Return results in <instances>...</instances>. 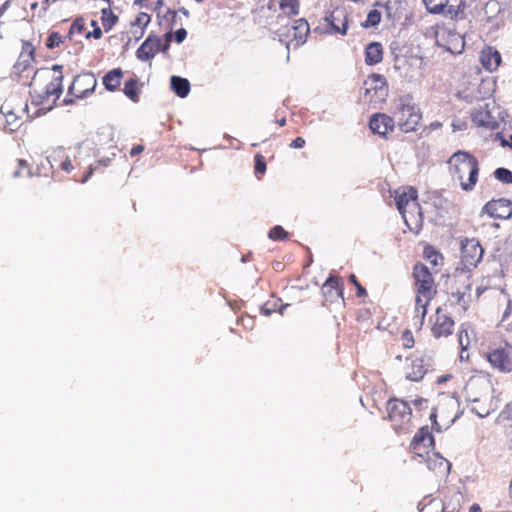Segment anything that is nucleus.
<instances>
[{"label":"nucleus","mask_w":512,"mask_h":512,"mask_svg":"<svg viewBox=\"0 0 512 512\" xmlns=\"http://www.w3.org/2000/svg\"><path fill=\"white\" fill-rule=\"evenodd\" d=\"M413 286L415 291L414 326L420 329L428 312V306L437 295V285L432 272L423 263L413 267Z\"/></svg>","instance_id":"nucleus-1"},{"label":"nucleus","mask_w":512,"mask_h":512,"mask_svg":"<svg viewBox=\"0 0 512 512\" xmlns=\"http://www.w3.org/2000/svg\"><path fill=\"white\" fill-rule=\"evenodd\" d=\"M63 66L53 65L38 69L30 82L31 91L39 98V102H55L62 94Z\"/></svg>","instance_id":"nucleus-2"},{"label":"nucleus","mask_w":512,"mask_h":512,"mask_svg":"<svg viewBox=\"0 0 512 512\" xmlns=\"http://www.w3.org/2000/svg\"><path fill=\"white\" fill-rule=\"evenodd\" d=\"M450 173L453 179L459 181L464 191L474 189L479 174V162L468 152L458 151L454 153L449 161Z\"/></svg>","instance_id":"nucleus-3"},{"label":"nucleus","mask_w":512,"mask_h":512,"mask_svg":"<svg viewBox=\"0 0 512 512\" xmlns=\"http://www.w3.org/2000/svg\"><path fill=\"white\" fill-rule=\"evenodd\" d=\"M396 207L405 224L412 230L422 226L423 217L418 202V191L412 186H401L392 193Z\"/></svg>","instance_id":"nucleus-4"},{"label":"nucleus","mask_w":512,"mask_h":512,"mask_svg":"<svg viewBox=\"0 0 512 512\" xmlns=\"http://www.w3.org/2000/svg\"><path fill=\"white\" fill-rule=\"evenodd\" d=\"M493 391L492 375L483 370L475 371L463 389L467 401L477 403L490 398Z\"/></svg>","instance_id":"nucleus-5"},{"label":"nucleus","mask_w":512,"mask_h":512,"mask_svg":"<svg viewBox=\"0 0 512 512\" xmlns=\"http://www.w3.org/2000/svg\"><path fill=\"white\" fill-rule=\"evenodd\" d=\"M482 357L493 370L500 373L512 372V344L507 341L489 345L482 352Z\"/></svg>","instance_id":"nucleus-6"},{"label":"nucleus","mask_w":512,"mask_h":512,"mask_svg":"<svg viewBox=\"0 0 512 512\" xmlns=\"http://www.w3.org/2000/svg\"><path fill=\"white\" fill-rule=\"evenodd\" d=\"M422 3L430 14L443 15L455 22L466 18L465 0H422Z\"/></svg>","instance_id":"nucleus-7"},{"label":"nucleus","mask_w":512,"mask_h":512,"mask_svg":"<svg viewBox=\"0 0 512 512\" xmlns=\"http://www.w3.org/2000/svg\"><path fill=\"white\" fill-rule=\"evenodd\" d=\"M97 87V79L91 72H84L74 77L68 88L65 104H73L77 100L84 99L92 95Z\"/></svg>","instance_id":"nucleus-8"},{"label":"nucleus","mask_w":512,"mask_h":512,"mask_svg":"<svg viewBox=\"0 0 512 512\" xmlns=\"http://www.w3.org/2000/svg\"><path fill=\"white\" fill-rule=\"evenodd\" d=\"M387 419L397 432L406 431L411 424L412 410L407 402L393 398L386 405Z\"/></svg>","instance_id":"nucleus-9"},{"label":"nucleus","mask_w":512,"mask_h":512,"mask_svg":"<svg viewBox=\"0 0 512 512\" xmlns=\"http://www.w3.org/2000/svg\"><path fill=\"white\" fill-rule=\"evenodd\" d=\"M27 108V103L20 99L6 100L1 106V112L5 118L4 129L8 132L17 131L24 123V117H29Z\"/></svg>","instance_id":"nucleus-10"},{"label":"nucleus","mask_w":512,"mask_h":512,"mask_svg":"<svg viewBox=\"0 0 512 512\" xmlns=\"http://www.w3.org/2000/svg\"><path fill=\"white\" fill-rule=\"evenodd\" d=\"M395 116L399 129L404 133L417 131L422 120L420 108L410 101H401L396 108Z\"/></svg>","instance_id":"nucleus-11"},{"label":"nucleus","mask_w":512,"mask_h":512,"mask_svg":"<svg viewBox=\"0 0 512 512\" xmlns=\"http://www.w3.org/2000/svg\"><path fill=\"white\" fill-rule=\"evenodd\" d=\"M433 359L425 352H414L406 357L405 378L413 382L421 381L432 369Z\"/></svg>","instance_id":"nucleus-12"},{"label":"nucleus","mask_w":512,"mask_h":512,"mask_svg":"<svg viewBox=\"0 0 512 512\" xmlns=\"http://www.w3.org/2000/svg\"><path fill=\"white\" fill-rule=\"evenodd\" d=\"M435 41L439 47L444 48L452 54H460L465 48L463 36L458 33L455 28H450L445 23L436 25Z\"/></svg>","instance_id":"nucleus-13"},{"label":"nucleus","mask_w":512,"mask_h":512,"mask_svg":"<svg viewBox=\"0 0 512 512\" xmlns=\"http://www.w3.org/2000/svg\"><path fill=\"white\" fill-rule=\"evenodd\" d=\"M388 96V85L384 76L373 73L364 81V99L370 104H379Z\"/></svg>","instance_id":"nucleus-14"},{"label":"nucleus","mask_w":512,"mask_h":512,"mask_svg":"<svg viewBox=\"0 0 512 512\" xmlns=\"http://www.w3.org/2000/svg\"><path fill=\"white\" fill-rule=\"evenodd\" d=\"M471 277L465 273L454 275L451 280L450 294L464 310L471 302Z\"/></svg>","instance_id":"nucleus-15"},{"label":"nucleus","mask_w":512,"mask_h":512,"mask_svg":"<svg viewBox=\"0 0 512 512\" xmlns=\"http://www.w3.org/2000/svg\"><path fill=\"white\" fill-rule=\"evenodd\" d=\"M430 325L433 337L442 338L453 334L455 322L443 307H438L430 317Z\"/></svg>","instance_id":"nucleus-16"},{"label":"nucleus","mask_w":512,"mask_h":512,"mask_svg":"<svg viewBox=\"0 0 512 512\" xmlns=\"http://www.w3.org/2000/svg\"><path fill=\"white\" fill-rule=\"evenodd\" d=\"M434 438L428 426L421 427L414 435L411 443V451L420 458H425L434 451Z\"/></svg>","instance_id":"nucleus-17"},{"label":"nucleus","mask_w":512,"mask_h":512,"mask_svg":"<svg viewBox=\"0 0 512 512\" xmlns=\"http://www.w3.org/2000/svg\"><path fill=\"white\" fill-rule=\"evenodd\" d=\"M330 34L346 35L349 23V13L345 6H336L325 16Z\"/></svg>","instance_id":"nucleus-18"},{"label":"nucleus","mask_w":512,"mask_h":512,"mask_svg":"<svg viewBox=\"0 0 512 512\" xmlns=\"http://www.w3.org/2000/svg\"><path fill=\"white\" fill-rule=\"evenodd\" d=\"M44 162L49 165L48 170L70 173L74 169L70 157L67 155L66 150L61 146L51 151L49 156L41 162L42 166H44ZM43 175L47 176V170L43 172Z\"/></svg>","instance_id":"nucleus-19"},{"label":"nucleus","mask_w":512,"mask_h":512,"mask_svg":"<svg viewBox=\"0 0 512 512\" xmlns=\"http://www.w3.org/2000/svg\"><path fill=\"white\" fill-rule=\"evenodd\" d=\"M369 128L374 134L387 139L388 135L394 131L395 120L385 113H374L370 117Z\"/></svg>","instance_id":"nucleus-20"},{"label":"nucleus","mask_w":512,"mask_h":512,"mask_svg":"<svg viewBox=\"0 0 512 512\" xmlns=\"http://www.w3.org/2000/svg\"><path fill=\"white\" fill-rule=\"evenodd\" d=\"M481 212L494 219H508L512 216V201L504 198L492 199L483 206Z\"/></svg>","instance_id":"nucleus-21"},{"label":"nucleus","mask_w":512,"mask_h":512,"mask_svg":"<svg viewBox=\"0 0 512 512\" xmlns=\"http://www.w3.org/2000/svg\"><path fill=\"white\" fill-rule=\"evenodd\" d=\"M483 257V248L476 239H465L461 246V260L466 266H475Z\"/></svg>","instance_id":"nucleus-22"},{"label":"nucleus","mask_w":512,"mask_h":512,"mask_svg":"<svg viewBox=\"0 0 512 512\" xmlns=\"http://www.w3.org/2000/svg\"><path fill=\"white\" fill-rule=\"evenodd\" d=\"M344 283L340 276L330 275L321 287L325 300L333 303L343 299Z\"/></svg>","instance_id":"nucleus-23"},{"label":"nucleus","mask_w":512,"mask_h":512,"mask_svg":"<svg viewBox=\"0 0 512 512\" xmlns=\"http://www.w3.org/2000/svg\"><path fill=\"white\" fill-rule=\"evenodd\" d=\"M479 61L486 71L494 72L500 66L502 57L495 47L485 45L480 51Z\"/></svg>","instance_id":"nucleus-24"},{"label":"nucleus","mask_w":512,"mask_h":512,"mask_svg":"<svg viewBox=\"0 0 512 512\" xmlns=\"http://www.w3.org/2000/svg\"><path fill=\"white\" fill-rule=\"evenodd\" d=\"M161 39L156 35H149L136 51V57L140 61H148L160 51Z\"/></svg>","instance_id":"nucleus-25"},{"label":"nucleus","mask_w":512,"mask_h":512,"mask_svg":"<svg viewBox=\"0 0 512 512\" xmlns=\"http://www.w3.org/2000/svg\"><path fill=\"white\" fill-rule=\"evenodd\" d=\"M423 459L429 470L440 475L448 474L450 470V463L439 453L433 451Z\"/></svg>","instance_id":"nucleus-26"},{"label":"nucleus","mask_w":512,"mask_h":512,"mask_svg":"<svg viewBox=\"0 0 512 512\" xmlns=\"http://www.w3.org/2000/svg\"><path fill=\"white\" fill-rule=\"evenodd\" d=\"M464 496L459 491L447 492L442 501L441 512H461Z\"/></svg>","instance_id":"nucleus-27"},{"label":"nucleus","mask_w":512,"mask_h":512,"mask_svg":"<svg viewBox=\"0 0 512 512\" xmlns=\"http://www.w3.org/2000/svg\"><path fill=\"white\" fill-rule=\"evenodd\" d=\"M293 38L291 42H294L295 46H299L306 42L310 32L309 24L304 18H300L294 22L292 26Z\"/></svg>","instance_id":"nucleus-28"},{"label":"nucleus","mask_w":512,"mask_h":512,"mask_svg":"<svg viewBox=\"0 0 512 512\" xmlns=\"http://www.w3.org/2000/svg\"><path fill=\"white\" fill-rule=\"evenodd\" d=\"M123 79V71L121 68H114L108 71L102 78L103 85L106 90L114 92L119 89Z\"/></svg>","instance_id":"nucleus-29"},{"label":"nucleus","mask_w":512,"mask_h":512,"mask_svg":"<svg viewBox=\"0 0 512 512\" xmlns=\"http://www.w3.org/2000/svg\"><path fill=\"white\" fill-rule=\"evenodd\" d=\"M383 47L379 42H371L365 48V63L369 66L376 65L383 60Z\"/></svg>","instance_id":"nucleus-30"},{"label":"nucleus","mask_w":512,"mask_h":512,"mask_svg":"<svg viewBox=\"0 0 512 512\" xmlns=\"http://www.w3.org/2000/svg\"><path fill=\"white\" fill-rule=\"evenodd\" d=\"M472 120L478 127H485L491 130L497 127V121L495 118L484 108L476 110L472 114Z\"/></svg>","instance_id":"nucleus-31"},{"label":"nucleus","mask_w":512,"mask_h":512,"mask_svg":"<svg viewBox=\"0 0 512 512\" xmlns=\"http://www.w3.org/2000/svg\"><path fill=\"white\" fill-rule=\"evenodd\" d=\"M35 59V48L29 42H24L22 50L18 58L15 68L18 70H25Z\"/></svg>","instance_id":"nucleus-32"},{"label":"nucleus","mask_w":512,"mask_h":512,"mask_svg":"<svg viewBox=\"0 0 512 512\" xmlns=\"http://www.w3.org/2000/svg\"><path fill=\"white\" fill-rule=\"evenodd\" d=\"M273 4H278L280 10L285 16L291 17L299 14V0H270L269 7L271 8Z\"/></svg>","instance_id":"nucleus-33"},{"label":"nucleus","mask_w":512,"mask_h":512,"mask_svg":"<svg viewBox=\"0 0 512 512\" xmlns=\"http://www.w3.org/2000/svg\"><path fill=\"white\" fill-rule=\"evenodd\" d=\"M123 93L126 97H128L131 101L137 103L140 100L141 94V84L137 77H133L125 82Z\"/></svg>","instance_id":"nucleus-34"},{"label":"nucleus","mask_w":512,"mask_h":512,"mask_svg":"<svg viewBox=\"0 0 512 512\" xmlns=\"http://www.w3.org/2000/svg\"><path fill=\"white\" fill-rule=\"evenodd\" d=\"M151 22V16L146 12H139L132 22V26L138 28L139 30H135L133 33L135 35L136 40L140 39L144 33L146 27Z\"/></svg>","instance_id":"nucleus-35"},{"label":"nucleus","mask_w":512,"mask_h":512,"mask_svg":"<svg viewBox=\"0 0 512 512\" xmlns=\"http://www.w3.org/2000/svg\"><path fill=\"white\" fill-rule=\"evenodd\" d=\"M171 88L179 97L184 98L190 92V83L186 78L172 76Z\"/></svg>","instance_id":"nucleus-36"},{"label":"nucleus","mask_w":512,"mask_h":512,"mask_svg":"<svg viewBox=\"0 0 512 512\" xmlns=\"http://www.w3.org/2000/svg\"><path fill=\"white\" fill-rule=\"evenodd\" d=\"M101 23L105 32H109L117 24L119 18L110 7L101 10Z\"/></svg>","instance_id":"nucleus-37"},{"label":"nucleus","mask_w":512,"mask_h":512,"mask_svg":"<svg viewBox=\"0 0 512 512\" xmlns=\"http://www.w3.org/2000/svg\"><path fill=\"white\" fill-rule=\"evenodd\" d=\"M423 256L433 267L443 264L444 258L442 254L431 245L424 247Z\"/></svg>","instance_id":"nucleus-38"},{"label":"nucleus","mask_w":512,"mask_h":512,"mask_svg":"<svg viewBox=\"0 0 512 512\" xmlns=\"http://www.w3.org/2000/svg\"><path fill=\"white\" fill-rule=\"evenodd\" d=\"M497 421L512 432V403H508L498 415Z\"/></svg>","instance_id":"nucleus-39"},{"label":"nucleus","mask_w":512,"mask_h":512,"mask_svg":"<svg viewBox=\"0 0 512 512\" xmlns=\"http://www.w3.org/2000/svg\"><path fill=\"white\" fill-rule=\"evenodd\" d=\"M63 42L64 37L59 32L52 31L45 41V46L48 49H54L60 47V45L63 44Z\"/></svg>","instance_id":"nucleus-40"},{"label":"nucleus","mask_w":512,"mask_h":512,"mask_svg":"<svg viewBox=\"0 0 512 512\" xmlns=\"http://www.w3.org/2000/svg\"><path fill=\"white\" fill-rule=\"evenodd\" d=\"M268 237L274 241H283L288 239V233L280 225H276L270 229Z\"/></svg>","instance_id":"nucleus-41"},{"label":"nucleus","mask_w":512,"mask_h":512,"mask_svg":"<svg viewBox=\"0 0 512 512\" xmlns=\"http://www.w3.org/2000/svg\"><path fill=\"white\" fill-rule=\"evenodd\" d=\"M110 162H111L110 158L101 159V160L96 161L94 164L90 165L89 171L82 177L80 182L85 183L90 178V176L93 174V172L95 170H97L101 166H104V167L108 166L110 164Z\"/></svg>","instance_id":"nucleus-42"},{"label":"nucleus","mask_w":512,"mask_h":512,"mask_svg":"<svg viewBox=\"0 0 512 512\" xmlns=\"http://www.w3.org/2000/svg\"><path fill=\"white\" fill-rule=\"evenodd\" d=\"M458 342L461 346L462 350H465L468 348L470 344V338L468 335V329L466 327V324H462L460 326L459 332H458Z\"/></svg>","instance_id":"nucleus-43"},{"label":"nucleus","mask_w":512,"mask_h":512,"mask_svg":"<svg viewBox=\"0 0 512 512\" xmlns=\"http://www.w3.org/2000/svg\"><path fill=\"white\" fill-rule=\"evenodd\" d=\"M494 176L497 180L505 183H512V172L506 168H497L494 172Z\"/></svg>","instance_id":"nucleus-44"},{"label":"nucleus","mask_w":512,"mask_h":512,"mask_svg":"<svg viewBox=\"0 0 512 512\" xmlns=\"http://www.w3.org/2000/svg\"><path fill=\"white\" fill-rule=\"evenodd\" d=\"M254 170H255V174L258 178H260L266 172V160L263 155H261V154L255 155Z\"/></svg>","instance_id":"nucleus-45"},{"label":"nucleus","mask_w":512,"mask_h":512,"mask_svg":"<svg viewBox=\"0 0 512 512\" xmlns=\"http://www.w3.org/2000/svg\"><path fill=\"white\" fill-rule=\"evenodd\" d=\"M380 21H381L380 11H378L377 9H373L368 13L367 18L364 22V26L365 27H373V26L378 25L380 23Z\"/></svg>","instance_id":"nucleus-46"},{"label":"nucleus","mask_w":512,"mask_h":512,"mask_svg":"<svg viewBox=\"0 0 512 512\" xmlns=\"http://www.w3.org/2000/svg\"><path fill=\"white\" fill-rule=\"evenodd\" d=\"M401 342H402V346L405 349H411L414 346L415 339H414L413 333L409 329H406L402 332Z\"/></svg>","instance_id":"nucleus-47"},{"label":"nucleus","mask_w":512,"mask_h":512,"mask_svg":"<svg viewBox=\"0 0 512 512\" xmlns=\"http://www.w3.org/2000/svg\"><path fill=\"white\" fill-rule=\"evenodd\" d=\"M85 29V21L83 18H76L70 26L69 36L71 37L74 34H81Z\"/></svg>","instance_id":"nucleus-48"},{"label":"nucleus","mask_w":512,"mask_h":512,"mask_svg":"<svg viewBox=\"0 0 512 512\" xmlns=\"http://www.w3.org/2000/svg\"><path fill=\"white\" fill-rule=\"evenodd\" d=\"M278 307L279 305L277 303V300H269L261 306V313L264 314L265 316H269L273 312H275L278 309Z\"/></svg>","instance_id":"nucleus-49"},{"label":"nucleus","mask_w":512,"mask_h":512,"mask_svg":"<svg viewBox=\"0 0 512 512\" xmlns=\"http://www.w3.org/2000/svg\"><path fill=\"white\" fill-rule=\"evenodd\" d=\"M348 280L352 285L355 286L357 297H364L367 295L366 289L359 283L355 274H350Z\"/></svg>","instance_id":"nucleus-50"},{"label":"nucleus","mask_w":512,"mask_h":512,"mask_svg":"<svg viewBox=\"0 0 512 512\" xmlns=\"http://www.w3.org/2000/svg\"><path fill=\"white\" fill-rule=\"evenodd\" d=\"M407 62H408V58L407 57H396L394 67L397 70H404V73L407 75L408 71L405 70V64Z\"/></svg>","instance_id":"nucleus-51"},{"label":"nucleus","mask_w":512,"mask_h":512,"mask_svg":"<svg viewBox=\"0 0 512 512\" xmlns=\"http://www.w3.org/2000/svg\"><path fill=\"white\" fill-rule=\"evenodd\" d=\"M18 165H19V169L14 172V174H13L14 177L20 176L21 172L23 170H28V168H29V165H28L27 161H25L23 159H19L18 160Z\"/></svg>","instance_id":"nucleus-52"},{"label":"nucleus","mask_w":512,"mask_h":512,"mask_svg":"<svg viewBox=\"0 0 512 512\" xmlns=\"http://www.w3.org/2000/svg\"><path fill=\"white\" fill-rule=\"evenodd\" d=\"M306 144V141L304 138L302 137H297L295 138L291 143H290V147L291 148H294V149H299V148H303Z\"/></svg>","instance_id":"nucleus-53"},{"label":"nucleus","mask_w":512,"mask_h":512,"mask_svg":"<svg viewBox=\"0 0 512 512\" xmlns=\"http://www.w3.org/2000/svg\"><path fill=\"white\" fill-rule=\"evenodd\" d=\"M187 36V31L184 28H180L175 32V40L177 43H181Z\"/></svg>","instance_id":"nucleus-54"},{"label":"nucleus","mask_w":512,"mask_h":512,"mask_svg":"<svg viewBox=\"0 0 512 512\" xmlns=\"http://www.w3.org/2000/svg\"><path fill=\"white\" fill-rule=\"evenodd\" d=\"M433 205L436 207H449L451 204L442 197H434Z\"/></svg>","instance_id":"nucleus-55"},{"label":"nucleus","mask_w":512,"mask_h":512,"mask_svg":"<svg viewBox=\"0 0 512 512\" xmlns=\"http://www.w3.org/2000/svg\"><path fill=\"white\" fill-rule=\"evenodd\" d=\"M102 30L100 27H95V29H93V31L91 32H88L86 34V38H94V39H100L102 37Z\"/></svg>","instance_id":"nucleus-56"},{"label":"nucleus","mask_w":512,"mask_h":512,"mask_svg":"<svg viewBox=\"0 0 512 512\" xmlns=\"http://www.w3.org/2000/svg\"><path fill=\"white\" fill-rule=\"evenodd\" d=\"M144 151V146L141 145V144H137L135 146H133L130 150V156L131 157H135L139 154H141L142 152Z\"/></svg>","instance_id":"nucleus-57"},{"label":"nucleus","mask_w":512,"mask_h":512,"mask_svg":"<svg viewBox=\"0 0 512 512\" xmlns=\"http://www.w3.org/2000/svg\"><path fill=\"white\" fill-rule=\"evenodd\" d=\"M451 378H452L451 374H445V375L439 376L437 378L436 382H437V384H443V383H446Z\"/></svg>","instance_id":"nucleus-58"},{"label":"nucleus","mask_w":512,"mask_h":512,"mask_svg":"<svg viewBox=\"0 0 512 512\" xmlns=\"http://www.w3.org/2000/svg\"><path fill=\"white\" fill-rule=\"evenodd\" d=\"M10 5V2L9 1H6L4 2L1 6H0V17H2L4 15V13L6 12V10L8 9Z\"/></svg>","instance_id":"nucleus-59"},{"label":"nucleus","mask_w":512,"mask_h":512,"mask_svg":"<svg viewBox=\"0 0 512 512\" xmlns=\"http://www.w3.org/2000/svg\"><path fill=\"white\" fill-rule=\"evenodd\" d=\"M469 512H482V509L479 504L475 503L470 507Z\"/></svg>","instance_id":"nucleus-60"},{"label":"nucleus","mask_w":512,"mask_h":512,"mask_svg":"<svg viewBox=\"0 0 512 512\" xmlns=\"http://www.w3.org/2000/svg\"><path fill=\"white\" fill-rule=\"evenodd\" d=\"M424 501H427V502H428V504H430V503H432V502H433V500H432V499H424L422 502H420V503L418 504V509H419L420 511H423V509H424V504H423V503H424Z\"/></svg>","instance_id":"nucleus-61"},{"label":"nucleus","mask_w":512,"mask_h":512,"mask_svg":"<svg viewBox=\"0 0 512 512\" xmlns=\"http://www.w3.org/2000/svg\"><path fill=\"white\" fill-rule=\"evenodd\" d=\"M427 403H428V401L426 399H423V398H420V399H417V400L414 401V404L416 406H418V405L421 406L422 404H427Z\"/></svg>","instance_id":"nucleus-62"},{"label":"nucleus","mask_w":512,"mask_h":512,"mask_svg":"<svg viewBox=\"0 0 512 512\" xmlns=\"http://www.w3.org/2000/svg\"><path fill=\"white\" fill-rule=\"evenodd\" d=\"M276 123H277L279 126H281V127H282V126H284V125L286 124V118H285V117H283V118H281V119H278V120H276Z\"/></svg>","instance_id":"nucleus-63"},{"label":"nucleus","mask_w":512,"mask_h":512,"mask_svg":"<svg viewBox=\"0 0 512 512\" xmlns=\"http://www.w3.org/2000/svg\"><path fill=\"white\" fill-rule=\"evenodd\" d=\"M484 290H485L484 288H480V287H478V288L476 289V298H477V299L480 297L481 293H482Z\"/></svg>","instance_id":"nucleus-64"}]
</instances>
